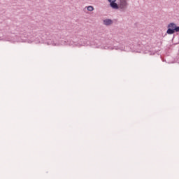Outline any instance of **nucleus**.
<instances>
[{"label": "nucleus", "mask_w": 179, "mask_h": 179, "mask_svg": "<svg viewBox=\"0 0 179 179\" xmlns=\"http://www.w3.org/2000/svg\"><path fill=\"white\" fill-rule=\"evenodd\" d=\"M167 27L166 34L171 35L174 33H179V26H177L174 22L169 23Z\"/></svg>", "instance_id": "1"}, {"label": "nucleus", "mask_w": 179, "mask_h": 179, "mask_svg": "<svg viewBox=\"0 0 179 179\" xmlns=\"http://www.w3.org/2000/svg\"><path fill=\"white\" fill-rule=\"evenodd\" d=\"M45 44L53 46L59 45V43L58 42V38H57V36H48L45 41Z\"/></svg>", "instance_id": "2"}, {"label": "nucleus", "mask_w": 179, "mask_h": 179, "mask_svg": "<svg viewBox=\"0 0 179 179\" xmlns=\"http://www.w3.org/2000/svg\"><path fill=\"white\" fill-rule=\"evenodd\" d=\"M128 8V3L127 0H120L119 3V9L120 12H125Z\"/></svg>", "instance_id": "3"}, {"label": "nucleus", "mask_w": 179, "mask_h": 179, "mask_svg": "<svg viewBox=\"0 0 179 179\" xmlns=\"http://www.w3.org/2000/svg\"><path fill=\"white\" fill-rule=\"evenodd\" d=\"M108 1L110 3V6L112 9H120V5L115 3L117 0H108Z\"/></svg>", "instance_id": "4"}, {"label": "nucleus", "mask_w": 179, "mask_h": 179, "mask_svg": "<svg viewBox=\"0 0 179 179\" xmlns=\"http://www.w3.org/2000/svg\"><path fill=\"white\" fill-rule=\"evenodd\" d=\"M103 24L105 26H110V24H113V20L111 19H106L103 20Z\"/></svg>", "instance_id": "5"}, {"label": "nucleus", "mask_w": 179, "mask_h": 179, "mask_svg": "<svg viewBox=\"0 0 179 179\" xmlns=\"http://www.w3.org/2000/svg\"><path fill=\"white\" fill-rule=\"evenodd\" d=\"M87 10H88L89 12H93V10H94V8L93 6H89L87 7Z\"/></svg>", "instance_id": "6"}, {"label": "nucleus", "mask_w": 179, "mask_h": 179, "mask_svg": "<svg viewBox=\"0 0 179 179\" xmlns=\"http://www.w3.org/2000/svg\"><path fill=\"white\" fill-rule=\"evenodd\" d=\"M119 48H118V46H115V47H111L110 48V50H118Z\"/></svg>", "instance_id": "7"}, {"label": "nucleus", "mask_w": 179, "mask_h": 179, "mask_svg": "<svg viewBox=\"0 0 179 179\" xmlns=\"http://www.w3.org/2000/svg\"><path fill=\"white\" fill-rule=\"evenodd\" d=\"M136 52H141V50H134Z\"/></svg>", "instance_id": "8"}, {"label": "nucleus", "mask_w": 179, "mask_h": 179, "mask_svg": "<svg viewBox=\"0 0 179 179\" xmlns=\"http://www.w3.org/2000/svg\"><path fill=\"white\" fill-rule=\"evenodd\" d=\"M138 47L139 48H141V46L138 45Z\"/></svg>", "instance_id": "9"}]
</instances>
